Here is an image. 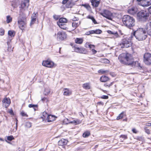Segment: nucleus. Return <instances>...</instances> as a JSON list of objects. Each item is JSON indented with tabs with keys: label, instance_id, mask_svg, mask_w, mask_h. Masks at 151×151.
I'll list each match as a JSON object with an SVG mask.
<instances>
[{
	"label": "nucleus",
	"instance_id": "nucleus-37",
	"mask_svg": "<svg viewBox=\"0 0 151 151\" xmlns=\"http://www.w3.org/2000/svg\"><path fill=\"white\" fill-rule=\"evenodd\" d=\"M31 123L29 122H27L25 124V127L27 128H29L30 127H31Z\"/></svg>",
	"mask_w": 151,
	"mask_h": 151
},
{
	"label": "nucleus",
	"instance_id": "nucleus-46",
	"mask_svg": "<svg viewBox=\"0 0 151 151\" xmlns=\"http://www.w3.org/2000/svg\"><path fill=\"white\" fill-rule=\"evenodd\" d=\"M72 20L74 21V22L76 21H78L79 20V19L78 17H74L72 19Z\"/></svg>",
	"mask_w": 151,
	"mask_h": 151
},
{
	"label": "nucleus",
	"instance_id": "nucleus-48",
	"mask_svg": "<svg viewBox=\"0 0 151 151\" xmlns=\"http://www.w3.org/2000/svg\"><path fill=\"white\" fill-rule=\"evenodd\" d=\"M145 132L147 134H150V131L149 129H147L146 128H145Z\"/></svg>",
	"mask_w": 151,
	"mask_h": 151
},
{
	"label": "nucleus",
	"instance_id": "nucleus-29",
	"mask_svg": "<svg viewBox=\"0 0 151 151\" xmlns=\"http://www.w3.org/2000/svg\"><path fill=\"white\" fill-rule=\"evenodd\" d=\"M57 22L66 23L67 22V19L64 18H60L59 19V21Z\"/></svg>",
	"mask_w": 151,
	"mask_h": 151
},
{
	"label": "nucleus",
	"instance_id": "nucleus-23",
	"mask_svg": "<svg viewBox=\"0 0 151 151\" xmlns=\"http://www.w3.org/2000/svg\"><path fill=\"white\" fill-rule=\"evenodd\" d=\"M75 3L72 1L68 2L66 5V7L68 8H71L74 5Z\"/></svg>",
	"mask_w": 151,
	"mask_h": 151
},
{
	"label": "nucleus",
	"instance_id": "nucleus-58",
	"mask_svg": "<svg viewBox=\"0 0 151 151\" xmlns=\"http://www.w3.org/2000/svg\"><path fill=\"white\" fill-rule=\"evenodd\" d=\"M132 131L134 133H137V131L135 129H132Z\"/></svg>",
	"mask_w": 151,
	"mask_h": 151
},
{
	"label": "nucleus",
	"instance_id": "nucleus-57",
	"mask_svg": "<svg viewBox=\"0 0 151 151\" xmlns=\"http://www.w3.org/2000/svg\"><path fill=\"white\" fill-rule=\"evenodd\" d=\"M89 47L90 48H94L95 47V46L93 45L90 44Z\"/></svg>",
	"mask_w": 151,
	"mask_h": 151
},
{
	"label": "nucleus",
	"instance_id": "nucleus-61",
	"mask_svg": "<svg viewBox=\"0 0 151 151\" xmlns=\"http://www.w3.org/2000/svg\"><path fill=\"white\" fill-rule=\"evenodd\" d=\"M94 17L93 16H88V18L91 19L92 20V19H93Z\"/></svg>",
	"mask_w": 151,
	"mask_h": 151
},
{
	"label": "nucleus",
	"instance_id": "nucleus-4",
	"mask_svg": "<svg viewBox=\"0 0 151 151\" xmlns=\"http://www.w3.org/2000/svg\"><path fill=\"white\" fill-rule=\"evenodd\" d=\"M122 21L125 25L130 29L135 25V21L134 19L128 15H124L122 18Z\"/></svg>",
	"mask_w": 151,
	"mask_h": 151
},
{
	"label": "nucleus",
	"instance_id": "nucleus-12",
	"mask_svg": "<svg viewBox=\"0 0 151 151\" xmlns=\"http://www.w3.org/2000/svg\"><path fill=\"white\" fill-rule=\"evenodd\" d=\"M75 50L76 52L81 54H86L88 52L86 49L84 48L75 47Z\"/></svg>",
	"mask_w": 151,
	"mask_h": 151
},
{
	"label": "nucleus",
	"instance_id": "nucleus-42",
	"mask_svg": "<svg viewBox=\"0 0 151 151\" xmlns=\"http://www.w3.org/2000/svg\"><path fill=\"white\" fill-rule=\"evenodd\" d=\"M4 33V30L3 28H1L0 29V35H3Z\"/></svg>",
	"mask_w": 151,
	"mask_h": 151
},
{
	"label": "nucleus",
	"instance_id": "nucleus-38",
	"mask_svg": "<svg viewBox=\"0 0 151 151\" xmlns=\"http://www.w3.org/2000/svg\"><path fill=\"white\" fill-rule=\"evenodd\" d=\"M94 33L99 34L101 33L102 32V31L99 29H96V30H94Z\"/></svg>",
	"mask_w": 151,
	"mask_h": 151
},
{
	"label": "nucleus",
	"instance_id": "nucleus-52",
	"mask_svg": "<svg viewBox=\"0 0 151 151\" xmlns=\"http://www.w3.org/2000/svg\"><path fill=\"white\" fill-rule=\"evenodd\" d=\"M112 32L111 31H109L108 32L109 33L113 34L114 35V33L115 32Z\"/></svg>",
	"mask_w": 151,
	"mask_h": 151
},
{
	"label": "nucleus",
	"instance_id": "nucleus-15",
	"mask_svg": "<svg viewBox=\"0 0 151 151\" xmlns=\"http://www.w3.org/2000/svg\"><path fill=\"white\" fill-rule=\"evenodd\" d=\"M138 11V9L136 7H132L128 9V12L129 13L132 15L136 14Z\"/></svg>",
	"mask_w": 151,
	"mask_h": 151
},
{
	"label": "nucleus",
	"instance_id": "nucleus-60",
	"mask_svg": "<svg viewBox=\"0 0 151 151\" xmlns=\"http://www.w3.org/2000/svg\"><path fill=\"white\" fill-rule=\"evenodd\" d=\"M16 151H24V150L21 149V148H19Z\"/></svg>",
	"mask_w": 151,
	"mask_h": 151
},
{
	"label": "nucleus",
	"instance_id": "nucleus-40",
	"mask_svg": "<svg viewBox=\"0 0 151 151\" xmlns=\"http://www.w3.org/2000/svg\"><path fill=\"white\" fill-rule=\"evenodd\" d=\"M11 41V40L10 39V40H8V42H7V44L8 45V50L9 51H10V52H11V51H12V50H11V48H10L9 43H10V42Z\"/></svg>",
	"mask_w": 151,
	"mask_h": 151
},
{
	"label": "nucleus",
	"instance_id": "nucleus-8",
	"mask_svg": "<svg viewBox=\"0 0 151 151\" xmlns=\"http://www.w3.org/2000/svg\"><path fill=\"white\" fill-rule=\"evenodd\" d=\"M42 64L44 66L51 68L56 66L53 62L48 60L43 61Z\"/></svg>",
	"mask_w": 151,
	"mask_h": 151
},
{
	"label": "nucleus",
	"instance_id": "nucleus-30",
	"mask_svg": "<svg viewBox=\"0 0 151 151\" xmlns=\"http://www.w3.org/2000/svg\"><path fill=\"white\" fill-rule=\"evenodd\" d=\"M75 42L76 43L81 44L83 42V40L82 38H77L75 40Z\"/></svg>",
	"mask_w": 151,
	"mask_h": 151
},
{
	"label": "nucleus",
	"instance_id": "nucleus-14",
	"mask_svg": "<svg viewBox=\"0 0 151 151\" xmlns=\"http://www.w3.org/2000/svg\"><path fill=\"white\" fill-rule=\"evenodd\" d=\"M43 114V116L45 117V118L46 117V116H45L44 115H45L47 116L46 119L48 122H52L55 120V117L54 116H53V115H48L47 114V113L46 112H44Z\"/></svg>",
	"mask_w": 151,
	"mask_h": 151
},
{
	"label": "nucleus",
	"instance_id": "nucleus-19",
	"mask_svg": "<svg viewBox=\"0 0 151 151\" xmlns=\"http://www.w3.org/2000/svg\"><path fill=\"white\" fill-rule=\"evenodd\" d=\"M35 13H33L31 17V20L30 23V25L34 24L36 20V18L37 17V14Z\"/></svg>",
	"mask_w": 151,
	"mask_h": 151
},
{
	"label": "nucleus",
	"instance_id": "nucleus-28",
	"mask_svg": "<svg viewBox=\"0 0 151 151\" xmlns=\"http://www.w3.org/2000/svg\"><path fill=\"white\" fill-rule=\"evenodd\" d=\"M83 88L86 89H89L90 88V83H86L83 84L82 86Z\"/></svg>",
	"mask_w": 151,
	"mask_h": 151
},
{
	"label": "nucleus",
	"instance_id": "nucleus-11",
	"mask_svg": "<svg viewBox=\"0 0 151 151\" xmlns=\"http://www.w3.org/2000/svg\"><path fill=\"white\" fill-rule=\"evenodd\" d=\"M29 0H23L21 2V6L22 9H27L29 6Z\"/></svg>",
	"mask_w": 151,
	"mask_h": 151
},
{
	"label": "nucleus",
	"instance_id": "nucleus-62",
	"mask_svg": "<svg viewBox=\"0 0 151 151\" xmlns=\"http://www.w3.org/2000/svg\"><path fill=\"white\" fill-rule=\"evenodd\" d=\"M9 113L11 114V115H14V113L13 112L12 110H11L9 111Z\"/></svg>",
	"mask_w": 151,
	"mask_h": 151
},
{
	"label": "nucleus",
	"instance_id": "nucleus-24",
	"mask_svg": "<svg viewBox=\"0 0 151 151\" xmlns=\"http://www.w3.org/2000/svg\"><path fill=\"white\" fill-rule=\"evenodd\" d=\"M126 116L125 112L122 111L121 113L116 118L117 120L122 119L123 117Z\"/></svg>",
	"mask_w": 151,
	"mask_h": 151
},
{
	"label": "nucleus",
	"instance_id": "nucleus-54",
	"mask_svg": "<svg viewBox=\"0 0 151 151\" xmlns=\"http://www.w3.org/2000/svg\"><path fill=\"white\" fill-rule=\"evenodd\" d=\"M93 21V22L94 24H96L97 23V22L95 19L94 18H93V19L92 20Z\"/></svg>",
	"mask_w": 151,
	"mask_h": 151
},
{
	"label": "nucleus",
	"instance_id": "nucleus-43",
	"mask_svg": "<svg viewBox=\"0 0 151 151\" xmlns=\"http://www.w3.org/2000/svg\"><path fill=\"white\" fill-rule=\"evenodd\" d=\"M59 26L60 28L63 29H66L67 28L66 25H61V26Z\"/></svg>",
	"mask_w": 151,
	"mask_h": 151
},
{
	"label": "nucleus",
	"instance_id": "nucleus-56",
	"mask_svg": "<svg viewBox=\"0 0 151 151\" xmlns=\"http://www.w3.org/2000/svg\"><path fill=\"white\" fill-rule=\"evenodd\" d=\"M92 51L93 52V54H95L96 53L97 51L93 49H92Z\"/></svg>",
	"mask_w": 151,
	"mask_h": 151
},
{
	"label": "nucleus",
	"instance_id": "nucleus-26",
	"mask_svg": "<svg viewBox=\"0 0 151 151\" xmlns=\"http://www.w3.org/2000/svg\"><path fill=\"white\" fill-rule=\"evenodd\" d=\"M15 34L14 31L13 30H9L8 32V35L11 37H14Z\"/></svg>",
	"mask_w": 151,
	"mask_h": 151
},
{
	"label": "nucleus",
	"instance_id": "nucleus-25",
	"mask_svg": "<svg viewBox=\"0 0 151 151\" xmlns=\"http://www.w3.org/2000/svg\"><path fill=\"white\" fill-rule=\"evenodd\" d=\"M109 78L106 76H102L100 78V81L102 82H105L108 81Z\"/></svg>",
	"mask_w": 151,
	"mask_h": 151
},
{
	"label": "nucleus",
	"instance_id": "nucleus-47",
	"mask_svg": "<svg viewBox=\"0 0 151 151\" xmlns=\"http://www.w3.org/2000/svg\"><path fill=\"white\" fill-rule=\"evenodd\" d=\"M101 98L102 99H107L108 98V96L106 95H103Z\"/></svg>",
	"mask_w": 151,
	"mask_h": 151
},
{
	"label": "nucleus",
	"instance_id": "nucleus-27",
	"mask_svg": "<svg viewBox=\"0 0 151 151\" xmlns=\"http://www.w3.org/2000/svg\"><path fill=\"white\" fill-rule=\"evenodd\" d=\"M98 72L99 73H101V74H108L109 73V70H105L104 69H100L98 70Z\"/></svg>",
	"mask_w": 151,
	"mask_h": 151
},
{
	"label": "nucleus",
	"instance_id": "nucleus-34",
	"mask_svg": "<svg viewBox=\"0 0 151 151\" xmlns=\"http://www.w3.org/2000/svg\"><path fill=\"white\" fill-rule=\"evenodd\" d=\"M113 82H110L109 83H105L104 85V86L105 87H109L110 86H111L113 84Z\"/></svg>",
	"mask_w": 151,
	"mask_h": 151
},
{
	"label": "nucleus",
	"instance_id": "nucleus-33",
	"mask_svg": "<svg viewBox=\"0 0 151 151\" xmlns=\"http://www.w3.org/2000/svg\"><path fill=\"white\" fill-rule=\"evenodd\" d=\"M81 121L80 120H77L76 121L73 120V121L71 122L70 123L75 124V125L78 124H80Z\"/></svg>",
	"mask_w": 151,
	"mask_h": 151
},
{
	"label": "nucleus",
	"instance_id": "nucleus-50",
	"mask_svg": "<svg viewBox=\"0 0 151 151\" xmlns=\"http://www.w3.org/2000/svg\"><path fill=\"white\" fill-rule=\"evenodd\" d=\"M121 137L124 139H126L127 138V135H122L121 136Z\"/></svg>",
	"mask_w": 151,
	"mask_h": 151
},
{
	"label": "nucleus",
	"instance_id": "nucleus-22",
	"mask_svg": "<svg viewBox=\"0 0 151 151\" xmlns=\"http://www.w3.org/2000/svg\"><path fill=\"white\" fill-rule=\"evenodd\" d=\"M81 24L80 21L73 22L72 23V27L75 29L78 27Z\"/></svg>",
	"mask_w": 151,
	"mask_h": 151
},
{
	"label": "nucleus",
	"instance_id": "nucleus-7",
	"mask_svg": "<svg viewBox=\"0 0 151 151\" xmlns=\"http://www.w3.org/2000/svg\"><path fill=\"white\" fill-rule=\"evenodd\" d=\"M101 15L107 19L111 20L113 15L109 11L107 10H104L102 12L100 13Z\"/></svg>",
	"mask_w": 151,
	"mask_h": 151
},
{
	"label": "nucleus",
	"instance_id": "nucleus-59",
	"mask_svg": "<svg viewBox=\"0 0 151 151\" xmlns=\"http://www.w3.org/2000/svg\"><path fill=\"white\" fill-rule=\"evenodd\" d=\"M148 11L151 14V6L148 8Z\"/></svg>",
	"mask_w": 151,
	"mask_h": 151
},
{
	"label": "nucleus",
	"instance_id": "nucleus-2",
	"mask_svg": "<svg viewBox=\"0 0 151 151\" xmlns=\"http://www.w3.org/2000/svg\"><path fill=\"white\" fill-rule=\"evenodd\" d=\"M134 36L136 39L138 40H145L147 37V33L143 28H139L136 30L134 31L133 34L131 35V37Z\"/></svg>",
	"mask_w": 151,
	"mask_h": 151
},
{
	"label": "nucleus",
	"instance_id": "nucleus-21",
	"mask_svg": "<svg viewBox=\"0 0 151 151\" xmlns=\"http://www.w3.org/2000/svg\"><path fill=\"white\" fill-rule=\"evenodd\" d=\"M64 92L63 95L66 96H69L72 94L71 91L67 88H65L64 89Z\"/></svg>",
	"mask_w": 151,
	"mask_h": 151
},
{
	"label": "nucleus",
	"instance_id": "nucleus-9",
	"mask_svg": "<svg viewBox=\"0 0 151 151\" xmlns=\"http://www.w3.org/2000/svg\"><path fill=\"white\" fill-rule=\"evenodd\" d=\"M144 61L147 65L151 64V54L149 53H145L144 55Z\"/></svg>",
	"mask_w": 151,
	"mask_h": 151
},
{
	"label": "nucleus",
	"instance_id": "nucleus-31",
	"mask_svg": "<svg viewBox=\"0 0 151 151\" xmlns=\"http://www.w3.org/2000/svg\"><path fill=\"white\" fill-rule=\"evenodd\" d=\"M90 135V133L89 131H87L85 132L83 134V136L84 138H86L89 136Z\"/></svg>",
	"mask_w": 151,
	"mask_h": 151
},
{
	"label": "nucleus",
	"instance_id": "nucleus-1",
	"mask_svg": "<svg viewBox=\"0 0 151 151\" xmlns=\"http://www.w3.org/2000/svg\"><path fill=\"white\" fill-rule=\"evenodd\" d=\"M118 59L120 62L123 64L136 66L142 68L140 64L138 61H134L132 55L128 53H123L119 55Z\"/></svg>",
	"mask_w": 151,
	"mask_h": 151
},
{
	"label": "nucleus",
	"instance_id": "nucleus-6",
	"mask_svg": "<svg viewBox=\"0 0 151 151\" xmlns=\"http://www.w3.org/2000/svg\"><path fill=\"white\" fill-rule=\"evenodd\" d=\"M132 44L131 37H124L122 39L121 45L122 48H127L130 47Z\"/></svg>",
	"mask_w": 151,
	"mask_h": 151
},
{
	"label": "nucleus",
	"instance_id": "nucleus-5",
	"mask_svg": "<svg viewBox=\"0 0 151 151\" xmlns=\"http://www.w3.org/2000/svg\"><path fill=\"white\" fill-rule=\"evenodd\" d=\"M137 15L139 21L146 22L148 19L149 13L147 12L142 10L139 12Z\"/></svg>",
	"mask_w": 151,
	"mask_h": 151
},
{
	"label": "nucleus",
	"instance_id": "nucleus-53",
	"mask_svg": "<svg viewBox=\"0 0 151 151\" xmlns=\"http://www.w3.org/2000/svg\"><path fill=\"white\" fill-rule=\"evenodd\" d=\"M68 0H63L62 2V4H66Z\"/></svg>",
	"mask_w": 151,
	"mask_h": 151
},
{
	"label": "nucleus",
	"instance_id": "nucleus-51",
	"mask_svg": "<svg viewBox=\"0 0 151 151\" xmlns=\"http://www.w3.org/2000/svg\"><path fill=\"white\" fill-rule=\"evenodd\" d=\"M57 24L59 26H61V25H66V23H58V22H57Z\"/></svg>",
	"mask_w": 151,
	"mask_h": 151
},
{
	"label": "nucleus",
	"instance_id": "nucleus-35",
	"mask_svg": "<svg viewBox=\"0 0 151 151\" xmlns=\"http://www.w3.org/2000/svg\"><path fill=\"white\" fill-rule=\"evenodd\" d=\"M6 19V22L7 23H10L12 21V18L9 16H7Z\"/></svg>",
	"mask_w": 151,
	"mask_h": 151
},
{
	"label": "nucleus",
	"instance_id": "nucleus-39",
	"mask_svg": "<svg viewBox=\"0 0 151 151\" xmlns=\"http://www.w3.org/2000/svg\"><path fill=\"white\" fill-rule=\"evenodd\" d=\"M28 106L29 108H34V110H36V109L35 108V107H37V105H34L32 104H29V105Z\"/></svg>",
	"mask_w": 151,
	"mask_h": 151
},
{
	"label": "nucleus",
	"instance_id": "nucleus-32",
	"mask_svg": "<svg viewBox=\"0 0 151 151\" xmlns=\"http://www.w3.org/2000/svg\"><path fill=\"white\" fill-rule=\"evenodd\" d=\"M50 92V90L49 88H46L45 89V91L44 92V94L46 95H48Z\"/></svg>",
	"mask_w": 151,
	"mask_h": 151
},
{
	"label": "nucleus",
	"instance_id": "nucleus-63",
	"mask_svg": "<svg viewBox=\"0 0 151 151\" xmlns=\"http://www.w3.org/2000/svg\"><path fill=\"white\" fill-rule=\"evenodd\" d=\"M104 62H106L107 63H109V61L108 60L106 59H104Z\"/></svg>",
	"mask_w": 151,
	"mask_h": 151
},
{
	"label": "nucleus",
	"instance_id": "nucleus-17",
	"mask_svg": "<svg viewBox=\"0 0 151 151\" xmlns=\"http://www.w3.org/2000/svg\"><path fill=\"white\" fill-rule=\"evenodd\" d=\"M68 142V141L67 140L62 139L58 141V145H59L63 146L66 145Z\"/></svg>",
	"mask_w": 151,
	"mask_h": 151
},
{
	"label": "nucleus",
	"instance_id": "nucleus-18",
	"mask_svg": "<svg viewBox=\"0 0 151 151\" xmlns=\"http://www.w3.org/2000/svg\"><path fill=\"white\" fill-rule=\"evenodd\" d=\"M2 102L6 104V106H8L11 103V101L9 98H5L3 100Z\"/></svg>",
	"mask_w": 151,
	"mask_h": 151
},
{
	"label": "nucleus",
	"instance_id": "nucleus-10",
	"mask_svg": "<svg viewBox=\"0 0 151 151\" xmlns=\"http://www.w3.org/2000/svg\"><path fill=\"white\" fill-rule=\"evenodd\" d=\"M140 3L139 4L144 7H146L151 4V0H137Z\"/></svg>",
	"mask_w": 151,
	"mask_h": 151
},
{
	"label": "nucleus",
	"instance_id": "nucleus-3",
	"mask_svg": "<svg viewBox=\"0 0 151 151\" xmlns=\"http://www.w3.org/2000/svg\"><path fill=\"white\" fill-rule=\"evenodd\" d=\"M27 18L26 14L22 12H20L19 16L18 18L19 28L22 30H24L27 27Z\"/></svg>",
	"mask_w": 151,
	"mask_h": 151
},
{
	"label": "nucleus",
	"instance_id": "nucleus-41",
	"mask_svg": "<svg viewBox=\"0 0 151 151\" xmlns=\"http://www.w3.org/2000/svg\"><path fill=\"white\" fill-rule=\"evenodd\" d=\"M14 138L13 136L11 135L7 137V139L9 141H11L14 139Z\"/></svg>",
	"mask_w": 151,
	"mask_h": 151
},
{
	"label": "nucleus",
	"instance_id": "nucleus-20",
	"mask_svg": "<svg viewBox=\"0 0 151 151\" xmlns=\"http://www.w3.org/2000/svg\"><path fill=\"white\" fill-rule=\"evenodd\" d=\"M91 2L92 5L95 7H97L100 3V1L98 0H91Z\"/></svg>",
	"mask_w": 151,
	"mask_h": 151
},
{
	"label": "nucleus",
	"instance_id": "nucleus-49",
	"mask_svg": "<svg viewBox=\"0 0 151 151\" xmlns=\"http://www.w3.org/2000/svg\"><path fill=\"white\" fill-rule=\"evenodd\" d=\"M21 115L22 116H28V115L27 114H26L25 112H23L22 111L21 113Z\"/></svg>",
	"mask_w": 151,
	"mask_h": 151
},
{
	"label": "nucleus",
	"instance_id": "nucleus-36",
	"mask_svg": "<svg viewBox=\"0 0 151 151\" xmlns=\"http://www.w3.org/2000/svg\"><path fill=\"white\" fill-rule=\"evenodd\" d=\"M82 5L86 8L88 10H90L91 7L88 4H83Z\"/></svg>",
	"mask_w": 151,
	"mask_h": 151
},
{
	"label": "nucleus",
	"instance_id": "nucleus-16",
	"mask_svg": "<svg viewBox=\"0 0 151 151\" xmlns=\"http://www.w3.org/2000/svg\"><path fill=\"white\" fill-rule=\"evenodd\" d=\"M145 29L147 31V34L151 36V22L149 23L147 25Z\"/></svg>",
	"mask_w": 151,
	"mask_h": 151
},
{
	"label": "nucleus",
	"instance_id": "nucleus-45",
	"mask_svg": "<svg viewBox=\"0 0 151 151\" xmlns=\"http://www.w3.org/2000/svg\"><path fill=\"white\" fill-rule=\"evenodd\" d=\"M119 37L118 33L117 32L114 33V35L113 37L114 38H118Z\"/></svg>",
	"mask_w": 151,
	"mask_h": 151
},
{
	"label": "nucleus",
	"instance_id": "nucleus-64",
	"mask_svg": "<svg viewBox=\"0 0 151 151\" xmlns=\"http://www.w3.org/2000/svg\"><path fill=\"white\" fill-rule=\"evenodd\" d=\"M146 126H151V123H148L147 124H146Z\"/></svg>",
	"mask_w": 151,
	"mask_h": 151
},
{
	"label": "nucleus",
	"instance_id": "nucleus-44",
	"mask_svg": "<svg viewBox=\"0 0 151 151\" xmlns=\"http://www.w3.org/2000/svg\"><path fill=\"white\" fill-rule=\"evenodd\" d=\"M60 17L59 16L54 15L53 16V18L55 20H57L60 18Z\"/></svg>",
	"mask_w": 151,
	"mask_h": 151
},
{
	"label": "nucleus",
	"instance_id": "nucleus-55",
	"mask_svg": "<svg viewBox=\"0 0 151 151\" xmlns=\"http://www.w3.org/2000/svg\"><path fill=\"white\" fill-rule=\"evenodd\" d=\"M89 46H90V44H89L88 43H86V44L85 46L86 47H90Z\"/></svg>",
	"mask_w": 151,
	"mask_h": 151
},
{
	"label": "nucleus",
	"instance_id": "nucleus-13",
	"mask_svg": "<svg viewBox=\"0 0 151 151\" xmlns=\"http://www.w3.org/2000/svg\"><path fill=\"white\" fill-rule=\"evenodd\" d=\"M58 39L63 40L66 37V34L64 32H59L57 35Z\"/></svg>",
	"mask_w": 151,
	"mask_h": 151
}]
</instances>
